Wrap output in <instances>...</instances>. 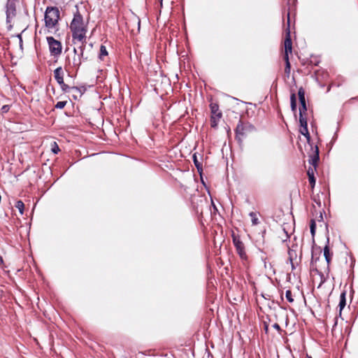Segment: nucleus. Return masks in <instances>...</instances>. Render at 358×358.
I'll list each match as a JSON object with an SVG mask.
<instances>
[{"label":"nucleus","instance_id":"1","mask_svg":"<svg viewBox=\"0 0 358 358\" xmlns=\"http://www.w3.org/2000/svg\"><path fill=\"white\" fill-rule=\"evenodd\" d=\"M70 29L72 33L73 42L75 45L86 43L87 26L78 9L73 15V18L70 24Z\"/></svg>","mask_w":358,"mask_h":358},{"label":"nucleus","instance_id":"2","mask_svg":"<svg viewBox=\"0 0 358 358\" xmlns=\"http://www.w3.org/2000/svg\"><path fill=\"white\" fill-rule=\"evenodd\" d=\"M59 19V10L56 7H48L45 13V24L48 29H52L57 24Z\"/></svg>","mask_w":358,"mask_h":358},{"label":"nucleus","instance_id":"3","mask_svg":"<svg viewBox=\"0 0 358 358\" xmlns=\"http://www.w3.org/2000/svg\"><path fill=\"white\" fill-rule=\"evenodd\" d=\"M77 48H73V57L72 59L70 57L67 58V62L69 65L72 66L76 69H78L82 63V57L83 56L84 49L86 43H78L76 44Z\"/></svg>","mask_w":358,"mask_h":358},{"label":"nucleus","instance_id":"4","mask_svg":"<svg viewBox=\"0 0 358 358\" xmlns=\"http://www.w3.org/2000/svg\"><path fill=\"white\" fill-rule=\"evenodd\" d=\"M254 130V127L249 123H244L242 121H239L236 128V138L238 142H242L243 138L246 135Z\"/></svg>","mask_w":358,"mask_h":358},{"label":"nucleus","instance_id":"5","mask_svg":"<svg viewBox=\"0 0 358 358\" xmlns=\"http://www.w3.org/2000/svg\"><path fill=\"white\" fill-rule=\"evenodd\" d=\"M17 0H8L6 5V23L8 29L12 28L11 21L16 16V4Z\"/></svg>","mask_w":358,"mask_h":358},{"label":"nucleus","instance_id":"6","mask_svg":"<svg viewBox=\"0 0 358 358\" xmlns=\"http://www.w3.org/2000/svg\"><path fill=\"white\" fill-rule=\"evenodd\" d=\"M292 42L290 38L289 34H288L287 38L285 40V55H284V59L285 61V71L286 73L289 74L290 73V63L289 61V53H292Z\"/></svg>","mask_w":358,"mask_h":358},{"label":"nucleus","instance_id":"7","mask_svg":"<svg viewBox=\"0 0 358 358\" xmlns=\"http://www.w3.org/2000/svg\"><path fill=\"white\" fill-rule=\"evenodd\" d=\"M47 41L52 55L58 56L62 53V45L60 41L55 39L52 36H48Z\"/></svg>","mask_w":358,"mask_h":358},{"label":"nucleus","instance_id":"8","mask_svg":"<svg viewBox=\"0 0 358 358\" xmlns=\"http://www.w3.org/2000/svg\"><path fill=\"white\" fill-rule=\"evenodd\" d=\"M233 243L236 248V250L239 255L240 258L243 261H246L248 259V255L245 250V245L241 241L240 238L238 236L234 234L232 235Z\"/></svg>","mask_w":358,"mask_h":358},{"label":"nucleus","instance_id":"9","mask_svg":"<svg viewBox=\"0 0 358 358\" xmlns=\"http://www.w3.org/2000/svg\"><path fill=\"white\" fill-rule=\"evenodd\" d=\"M211 111L210 125L215 128L217 126L220 119L222 117V113L219 110V106L217 103H210Z\"/></svg>","mask_w":358,"mask_h":358},{"label":"nucleus","instance_id":"10","mask_svg":"<svg viewBox=\"0 0 358 358\" xmlns=\"http://www.w3.org/2000/svg\"><path fill=\"white\" fill-rule=\"evenodd\" d=\"M309 163L313 166V167H309V169L307 171V174L308 176V178L310 177H315L314 173L316 169L317 163L319 160V150L317 146L315 147V151L313 152V155L310 156Z\"/></svg>","mask_w":358,"mask_h":358},{"label":"nucleus","instance_id":"11","mask_svg":"<svg viewBox=\"0 0 358 358\" xmlns=\"http://www.w3.org/2000/svg\"><path fill=\"white\" fill-rule=\"evenodd\" d=\"M298 96L300 102L299 117H307V107L305 99V92L302 87L298 91Z\"/></svg>","mask_w":358,"mask_h":358},{"label":"nucleus","instance_id":"12","mask_svg":"<svg viewBox=\"0 0 358 358\" xmlns=\"http://www.w3.org/2000/svg\"><path fill=\"white\" fill-rule=\"evenodd\" d=\"M54 76L58 84H63L64 72L61 66L57 68L54 71Z\"/></svg>","mask_w":358,"mask_h":358},{"label":"nucleus","instance_id":"13","mask_svg":"<svg viewBox=\"0 0 358 358\" xmlns=\"http://www.w3.org/2000/svg\"><path fill=\"white\" fill-rule=\"evenodd\" d=\"M324 256L328 264H329L331 259V254L330 253L329 248L327 245L324 248Z\"/></svg>","mask_w":358,"mask_h":358},{"label":"nucleus","instance_id":"14","mask_svg":"<svg viewBox=\"0 0 358 358\" xmlns=\"http://www.w3.org/2000/svg\"><path fill=\"white\" fill-rule=\"evenodd\" d=\"M290 102L292 110L295 113L296 111V98L294 93L291 94Z\"/></svg>","mask_w":358,"mask_h":358},{"label":"nucleus","instance_id":"15","mask_svg":"<svg viewBox=\"0 0 358 358\" xmlns=\"http://www.w3.org/2000/svg\"><path fill=\"white\" fill-rule=\"evenodd\" d=\"M325 196V194L324 192H321V194H317V195H314L313 196V201L318 206H321V199L324 198Z\"/></svg>","mask_w":358,"mask_h":358},{"label":"nucleus","instance_id":"16","mask_svg":"<svg viewBox=\"0 0 358 358\" xmlns=\"http://www.w3.org/2000/svg\"><path fill=\"white\" fill-rule=\"evenodd\" d=\"M108 55V51L105 45H101L100 47L99 59L103 60L104 57Z\"/></svg>","mask_w":358,"mask_h":358},{"label":"nucleus","instance_id":"17","mask_svg":"<svg viewBox=\"0 0 358 358\" xmlns=\"http://www.w3.org/2000/svg\"><path fill=\"white\" fill-rule=\"evenodd\" d=\"M345 294V292H342L340 296V302L338 306L341 310L345 306L346 304Z\"/></svg>","mask_w":358,"mask_h":358},{"label":"nucleus","instance_id":"18","mask_svg":"<svg viewBox=\"0 0 358 358\" xmlns=\"http://www.w3.org/2000/svg\"><path fill=\"white\" fill-rule=\"evenodd\" d=\"M249 215L251 217V221H252V225H257L259 224V218H258L257 214L256 213L251 212V213H250Z\"/></svg>","mask_w":358,"mask_h":358},{"label":"nucleus","instance_id":"19","mask_svg":"<svg viewBox=\"0 0 358 358\" xmlns=\"http://www.w3.org/2000/svg\"><path fill=\"white\" fill-rule=\"evenodd\" d=\"M59 85H60L62 90L64 92H69V90L71 89V87L69 86H68L66 84H65L64 82H63V84H59ZM71 89L73 90H76V91L78 90V88L77 87H72Z\"/></svg>","mask_w":358,"mask_h":358},{"label":"nucleus","instance_id":"20","mask_svg":"<svg viewBox=\"0 0 358 358\" xmlns=\"http://www.w3.org/2000/svg\"><path fill=\"white\" fill-rule=\"evenodd\" d=\"M15 208L18 209L21 215L23 214L24 213V203L21 201V200H19L16 202L15 203Z\"/></svg>","mask_w":358,"mask_h":358},{"label":"nucleus","instance_id":"21","mask_svg":"<svg viewBox=\"0 0 358 358\" xmlns=\"http://www.w3.org/2000/svg\"><path fill=\"white\" fill-rule=\"evenodd\" d=\"M301 128H308L307 117H299Z\"/></svg>","mask_w":358,"mask_h":358},{"label":"nucleus","instance_id":"22","mask_svg":"<svg viewBox=\"0 0 358 358\" xmlns=\"http://www.w3.org/2000/svg\"><path fill=\"white\" fill-rule=\"evenodd\" d=\"M51 150L55 154H57L59 152V148L56 142H53L51 144Z\"/></svg>","mask_w":358,"mask_h":358},{"label":"nucleus","instance_id":"23","mask_svg":"<svg viewBox=\"0 0 358 358\" xmlns=\"http://www.w3.org/2000/svg\"><path fill=\"white\" fill-rule=\"evenodd\" d=\"M66 103H67L66 101H58L56 103V105L55 106V107L57 109H62L65 107Z\"/></svg>","mask_w":358,"mask_h":358},{"label":"nucleus","instance_id":"24","mask_svg":"<svg viewBox=\"0 0 358 358\" xmlns=\"http://www.w3.org/2000/svg\"><path fill=\"white\" fill-rule=\"evenodd\" d=\"M310 233H311L312 236H314L315 234L316 224L313 220H312L310 222Z\"/></svg>","mask_w":358,"mask_h":358},{"label":"nucleus","instance_id":"25","mask_svg":"<svg viewBox=\"0 0 358 358\" xmlns=\"http://www.w3.org/2000/svg\"><path fill=\"white\" fill-rule=\"evenodd\" d=\"M285 297L289 302L292 303L294 301L291 290L286 291Z\"/></svg>","mask_w":358,"mask_h":358},{"label":"nucleus","instance_id":"26","mask_svg":"<svg viewBox=\"0 0 358 358\" xmlns=\"http://www.w3.org/2000/svg\"><path fill=\"white\" fill-rule=\"evenodd\" d=\"M300 133L306 136L308 139L310 138V134L308 132V128H300Z\"/></svg>","mask_w":358,"mask_h":358},{"label":"nucleus","instance_id":"27","mask_svg":"<svg viewBox=\"0 0 358 358\" xmlns=\"http://www.w3.org/2000/svg\"><path fill=\"white\" fill-rule=\"evenodd\" d=\"M288 254H289V261L291 262L292 269H294V264H293V262H292V258H293V255H295V252L293 251V250H289V252H288Z\"/></svg>","mask_w":358,"mask_h":358},{"label":"nucleus","instance_id":"28","mask_svg":"<svg viewBox=\"0 0 358 358\" xmlns=\"http://www.w3.org/2000/svg\"><path fill=\"white\" fill-rule=\"evenodd\" d=\"M193 160H194V163L196 166V167L197 168L198 171L200 170L201 168V164L199 162L198 159H197V157L196 156V155H194L193 156Z\"/></svg>","mask_w":358,"mask_h":358},{"label":"nucleus","instance_id":"29","mask_svg":"<svg viewBox=\"0 0 358 358\" xmlns=\"http://www.w3.org/2000/svg\"><path fill=\"white\" fill-rule=\"evenodd\" d=\"M308 179H309V182H310V185L311 186V188L313 189L315 185V182H316L315 178V177H310Z\"/></svg>","mask_w":358,"mask_h":358},{"label":"nucleus","instance_id":"30","mask_svg":"<svg viewBox=\"0 0 358 358\" xmlns=\"http://www.w3.org/2000/svg\"><path fill=\"white\" fill-rule=\"evenodd\" d=\"M8 110H9V107H8V106H7V105H5V106H3L1 108V111H2L3 113H6V112H8Z\"/></svg>","mask_w":358,"mask_h":358},{"label":"nucleus","instance_id":"31","mask_svg":"<svg viewBox=\"0 0 358 358\" xmlns=\"http://www.w3.org/2000/svg\"><path fill=\"white\" fill-rule=\"evenodd\" d=\"M273 327L278 331L280 330V327L278 324L277 323H275L273 325Z\"/></svg>","mask_w":358,"mask_h":358},{"label":"nucleus","instance_id":"32","mask_svg":"<svg viewBox=\"0 0 358 358\" xmlns=\"http://www.w3.org/2000/svg\"><path fill=\"white\" fill-rule=\"evenodd\" d=\"M159 2L160 3V6L161 7L162 6V2H163V0H159Z\"/></svg>","mask_w":358,"mask_h":358},{"label":"nucleus","instance_id":"33","mask_svg":"<svg viewBox=\"0 0 358 358\" xmlns=\"http://www.w3.org/2000/svg\"><path fill=\"white\" fill-rule=\"evenodd\" d=\"M310 358H311V357H310Z\"/></svg>","mask_w":358,"mask_h":358}]
</instances>
